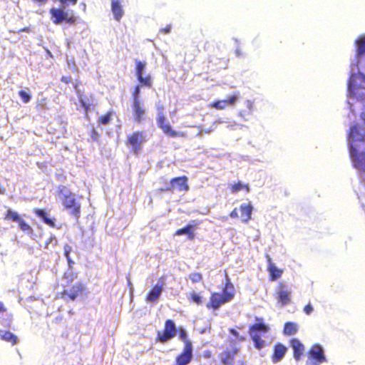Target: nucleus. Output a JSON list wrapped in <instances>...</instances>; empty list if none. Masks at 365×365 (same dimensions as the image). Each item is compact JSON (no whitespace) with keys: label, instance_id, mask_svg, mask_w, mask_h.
<instances>
[{"label":"nucleus","instance_id":"nucleus-1","mask_svg":"<svg viewBox=\"0 0 365 365\" xmlns=\"http://www.w3.org/2000/svg\"><path fill=\"white\" fill-rule=\"evenodd\" d=\"M349 137L352 140L350 156L354 166L365 172V152L359 153L357 149L360 147L358 142H365V135H361L359 127L354 125L350 128Z\"/></svg>","mask_w":365,"mask_h":365},{"label":"nucleus","instance_id":"nucleus-2","mask_svg":"<svg viewBox=\"0 0 365 365\" xmlns=\"http://www.w3.org/2000/svg\"><path fill=\"white\" fill-rule=\"evenodd\" d=\"M235 295V289L230 282L227 274H226V282L222 288V293L212 292L210 294V300L206 304L208 309L217 310L220 307L232 301Z\"/></svg>","mask_w":365,"mask_h":365},{"label":"nucleus","instance_id":"nucleus-3","mask_svg":"<svg viewBox=\"0 0 365 365\" xmlns=\"http://www.w3.org/2000/svg\"><path fill=\"white\" fill-rule=\"evenodd\" d=\"M63 278L66 279L67 283L64 289L61 292V297L71 301L76 300L78 297L83 294L85 286L81 282H78L73 285H71V282L77 279V274L73 272L66 273Z\"/></svg>","mask_w":365,"mask_h":365},{"label":"nucleus","instance_id":"nucleus-4","mask_svg":"<svg viewBox=\"0 0 365 365\" xmlns=\"http://www.w3.org/2000/svg\"><path fill=\"white\" fill-rule=\"evenodd\" d=\"M356 56L357 58L361 57L365 54V36L360 37L356 41ZM358 77H360L363 82H365V75L362 73L356 74H351L348 82V91L353 96H356L357 91L361 87L356 84Z\"/></svg>","mask_w":365,"mask_h":365},{"label":"nucleus","instance_id":"nucleus-5","mask_svg":"<svg viewBox=\"0 0 365 365\" xmlns=\"http://www.w3.org/2000/svg\"><path fill=\"white\" fill-rule=\"evenodd\" d=\"M52 22L56 25L67 24L75 25L78 21V17L73 11H66L64 8H51L49 10Z\"/></svg>","mask_w":365,"mask_h":365},{"label":"nucleus","instance_id":"nucleus-6","mask_svg":"<svg viewBox=\"0 0 365 365\" xmlns=\"http://www.w3.org/2000/svg\"><path fill=\"white\" fill-rule=\"evenodd\" d=\"M257 323L249 327V334L254 342L255 346L261 349L264 346V341L262 339L261 334H266L269 331V327L263 322L262 318H256Z\"/></svg>","mask_w":365,"mask_h":365},{"label":"nucleus","instance_id":"nucleus-7","mask_svg":"<svg viewBox=\"0 0 365 365\" xmlns=\"http://www.w3.org/2000/svg\"><path fill=\"white\" fill-rule=\"evenodd\" d=\"M240 352L235 341H232L230 346H226L219 354L218 359L222 365H234L237 355Z\"/></svg>","mask_w":365,"mask_h":365},{"label":"nucleus","instance_id":"nucleus-8","mask_svg":"<svg viewBox=\"0 0 365 365\" xmlns=\"http://www.w3.org/2000/svg\"><path fill=\"white\" fill-rule=\"evenodd\" d=\"M274 297L277 299V304L281 307L286 306L291 303L292 292L284 282H279L275 288Z\"/></svg>","mask_w":365,"mask_h":365},{"label":"nucleus","instance_id":"nucleus-9","mask_svg":"<svg viewBox=\"0 0 365 365\" xmlns=\"http://www.w3.org/2000/svg\"><path fill=\"white\" fill-rule=\"evenodd\" d=\"M164 109L163 106H158V110L162 111ZM158 126L163 130V133L170 138L184 137L185 134L182 132H178L173 129L170 124L167 121L166 118L163 112L159 113L157 118Z\"/></svg>","mask_w":365,"mask_h":365},{"label":"nucleus","instance_id":"nucleus-10","mask_svg":"<svg viewBox=\"0 0 365 365\" xmlns=\"http://www.w3.org/2000/svg\"><path fill=\"white\" fill-rule=\"evenodd\" d=\"M176 327L172 319H167L163 331H158L155 338L156 342L165 344L173 339L176 335Z\"/></svg>","mask_w":365,"mask_h":365},{"label":"nucleus","instance_id":"nucleus-11","mask_svg":"<svg viewBox=\"0 0 365 365\" xmlns=\"http://www.w3.org/2000/svg\"><path fill=\"white\" fill-rule=\"evenodd\" d=\"M189 190L188 178L187 176L183 175L180 177H175L170 180V185L160 188V192H171L175 191L187 192Z\"/></svg>","mask_w":365,"mask_h":365},{"label":"nucleus","instance_id":"nucleus-12","mask_svg":"<svg viewBox=\"0 0 365 365\" xmlns=\"http://www.w3.org/2000/svg\"><path fill=\"white\" fill-rule=\"evenodd\" d=\"M146 141L143 131H135L128 135L125 145L131 147V152L138 154L142 145Z\"/></svg>","mask_w":365,"mask_h":365},{"label":"nucleus","instance_id":"nucleus-13","mask_svg":"<svg viewBox=\"0 0 365 365\" xmlns=\"http://www.w3.org/2000/svg\"><path fill=\"white\" fill-rule=\"evenodd\" d=\"M62 203L65 209L68 210L70 213L76 218H78L81 215V204L77 202L74 195L70 191L63 195Z\"/></svg>","mask_w":365,"mask_h":365},{"label":"nucleus","instance_id":"nucleus-14","mask_svg":"<svg viewBox=\"0 0 365 365\" xmlns=\"http://www.w3.org/2000/svg\"><path fill=\"white\" fill-rule=\"evenodd\" d=\"M145 66V63L135 60V74L138 81L140 85H144L145 86L150 88L153 85L151 76L150 75H147L145 76H143Z\"/></svg>","mask_w":365,"mask_h":365},{"label":"nucleus","instance_id":"nucleus-15","mask_svg":"<svg viewBox=\"0 0 365 365\" xmlns=\"http://www.w3.org/2000/svg\"><path fill=\"white\" fill-rule=\"evenodd\" d=\"M239 93H235L225 100H217L210 103V107L216 110H224L227 107L234 106L238 99Z\"/></svg>","mask_w":365,"mask_h":365},{"label":"nucleus","instance_id":"nucleus-16","mask_svg":"<svg viewBox=\"0 0 365 365\" xmlns=\"http://www.w3.org/2000/svg\"><path fill=\"white\" fill-rule=\"evenodd\" d=\"M308 356L309 359L314 361L317 364H322L327 361L322 347L317 344L311 346L308 351Z\"/></svg>","mask_w":365,"mask_h":365},{"label":"nucleus","instance_id":"nucleus-17","mask_svg":"<svg viewBox=\"0 0 365 365\" xmlns=\"http://www.w3.org/2000/svg\"><path fill=\"white\" fill-rule=\"evenodd\" d=\"M192 357V346H184L182 351L175 357L174 365H187Z\"/></svg>","mask_w":365,"mask_h":365},{"label":"nucleus","instance_id":"nucleus-18","mask_svg":"<svg viewBox=\"0 0 365 365\" xmlns=\"http://www.w3.org/2000/svg\"><path fill=\"white\" fill-rule=\"evenodd\" d=\"M132 110L133 120L137 123H140L146 117L145 108L141 102H133Z\"/></svg>","mask_w":365,"mask_h":365},{"label":"nucleus","instance_id":"nucleus-19","mask_svg":"<svg viewBox=\"0 0 365 365\" xmlns=\"http://www.w3.org/2000/svg\"><path fill=\"white\" fill-rule=\"evenodd\" d=\"M164 282L157 283L153 289L147 294L145 300L149 302H154L158 300L163 290Z\"/></svg>","mask_w":365,"mask_h":365},{"label":"nucleus","instance_id":"nucleus-20","mask_svg":"<svg viewBox=\"0 0 365 365\" xmlns=\"http://www.w3.org/2000/svg\"><path fill=\"white\" fill-rule=\"evenodd\" d=\"M287 351V348L284 344L281 343L275 344L273 348V353L271 356L272 361L273 363L279 362L283 359Z\"/></svg>","mask_w":365,"mask_h":365},{"label":"nucleus","instance_id":"nucleus-21","mask_svg":"<svg viewBox=\"0 0 365 365\" xmlns=\"http://www.w3.org/2000/svg\"><path fill=\"white\" fill-rule=\"evenodd\" d=\"M267 271L269 275V279L272 282L276 281L282 277L283 274V269L277 268L276 265L272 262L269 256L267 257Z\"/></svg>","mask_w":365,"mask_h":365},{"label":"nucleus","instance_id":"nucleus-22","mask_svg":"<svg viewBox=\"0 0 365 365\" xmlns=\"http://www.w3.org/2000/svg\"><path fill=\"white\" fill-rule=\"evenodd\" d=\"M290 345L293 349L294 358L299 361L304 354V346L298 339H292L290 340Z\"/></svg>","mask_w":365,"mask_h":365},{"label":"nucleus","instance_id":"nucleus-23","mask_svg":"<svg viewBox=\"0 0 365 365\" xmlns=\"http://www.w3.org/2000/svg\"><path fill=\"white\" fill-rule=\"evenodd\" d=\"M111 11L114 19L120 21L124 15V11L121 4V0H111Z\"/></svg>","mask_w":365,"mask_h":365},{"label":"nucleus","instance_id":"nucleus-24","mask_svg":"<svg viewBox=\"0 0 365 365\" xmlns=\"http://www.w3.org/2000/svg\"><path fill=\"white\" fill-rule=\"evenodd\" d=\"M194 229L195 227L193 225H187L186 226L177 230L175 232V235L178 236L187 235V237L189 240H193L195 238Z\"/></svg>","mask_w":365,"mask_h":365},{"label":"nucleus","instance_id":"nucleus-25","mask_svg":"<svg viewBox=\"0 0 365 365\" xmlns=\"http://www.w3.org/2000/svg\"><path fill=\"white\" fill-rule=\"evenodd\" d=\"M253 207L251 204H242L240 206V210L241 212V219L244 222H247L252 216V212Z\"/></svg>","mask_w":365,"mask_h":365},{"label":"nucleus","instance_id":"nucleus-26","mask_svg":"<svg viewBox=\"0 0 365 365\" xmlns=\"http://www.w3.org/2000/svg\"><path fill=\"white\" fill-rule=\"evenodd\" d=\"M0 339L15 345L17 343V336L9 331L0 329Z\"/></svg>","mask_w":365,"mask_h":365},{"label":"nucleus","instance_id":"nucleus-27","mask_svg":"<svg viewBox=\"0 0 365 365\" xmlns=\"http://www.w3.org/2000/svg\"><path fill=\"white\" fill-rule=\"evenodd\" d=\"M34 213L36 216L41 218L43 221V222L51 227L55 226V218H49L47 216V213L41 209H35L34 210Z\"/></svg>","mask_w":365,"mask_h":365},{"label":"nucleus","instance_id":"nucleus-28","mask_svg":"<svg viewBox=\"0 0 365 365\" xmlns=\"http://www.w3.org/2000/svg\"><path fill=\"white\" fill-rule=\"evenodd\" d=\"M299 329L298 324L295 322H288L284 325L283 334L286 336L295 334Z\"/></svg>","mask_w":365,"mask_h":365},{"label":"nucleus","instance_id":"nucleus-29","mask_svg":"<svg viewBox=\"0 0 365 365\" xmlns=\"http://www.w3.org/2000/svg\"><path fill=\"white\" fill-rule=\"evenodd\" d=\"M230 190L232 193L236 194L242 190H245L246 192H249L250 190L249 184H243L240 181H237L234 184L231 185Z\"/></svg>","mask_w":365,"mask_h":365},{"label":"nucleus","instance_id":"nucleus-30","mask_svg":"<svg viewBox=\"0 0 365 365\" xmlns=\"http://www.w3.org/2000/svg\"><path fill=\"white\" fill-rule=\"evenodd\" d=\"M114 112L113 110H108L106 113L104 115H101L98 120L97 122L99 125H107L110 123L111 120V117L113 115Z\"/></svg>","mask_w":365,"mask_h":365},{"label":"nucleus","instance_id":"nucleus-31","mask_svg":"<svg viewBox=\"0 0 365 365\" xmlns=\"http://www.w3.org/2000/svg\"><path fill=\"white\" fill-rule=\"evenodd\" d=\"M4 219L6 220H11L15 222H19L21 217L19 215V213L16 211H13L11 210H8L5 214Z\"/></svg>","mask_w":365,"mask_h":365},{"label":"nucleus","instance_id":"nucleus-32","mask_svg":"<svg viewBox=\"0 0 365 365\" xmlns=\"http://www.w3.org/2000/svg\"><path fill=\"white\" fill-rule=\"evenodd\" d=\"M179 338L184 342V346H192V341L189 339L187 334L183 328L179 329Z\"/></svg>","mask_w":365,"mask_h":365},{"label":"nucleus","instance_id":"nucleus-33","mask_svg":"<svg viewBox=\"0 0 365 365\" xmlns=\"http://www.w3.org/2000/svg\"><path fill=\"white\" fill-rule=\"evenodd\" d=\"M188 299L190 302L195 303L197 305H200L202 303L203 298L200 294L192 292L190 293Z\"/></svg>","mask_w":365,"mask_h":365},{"label":"nucleus","instance_id":"nucleus-34","mask_svg":"<svg viewBox=\"0 0 365 365\" xmlns=\"http://www.w3.org/2000/svg\"><path fill=\"white\" fill-rule=\"evenodd\" d=\"M189 279L192 282V283H197L202 280L203 277L202 274L200 272H192L189 275Z\"/></svg>","mask_w":365,"mask_h":365},{"label":"nucleus","instance_id":"nucleus-35","mask_svg":"<svg viewBox=\"0 0 365 365\" xmlns=\"http://www.w3.org/2000/svg\"><path fill=\"white\" fill-rule=\"evenodd\" d=\"M142 85L140 83L139 85H137L135 86L133 92H132V96H133V102H140V87Z\"/></svg>","mask_w":365,"mask_h":365},{"label":"nucleus","instance_id":"nucleus-36","mask_svg":"<svg viewBox=\"0 0 365 365\" xmlns=\"http://www.w3.org/2000/svg\"><path fill=\"white\" fill-rule=\"evenodd\" d=\"M20 229L24 232H31L33 231L31 227L27 224L22 218L18 222Z\"/></svg>","mask_w":365,"mask_h":365},{"label":"nucleus","instance_id":"nucleus-37","mask_svg":"<svg viewBox=\"0 0 365 365\" xmlns=\"http://www.w3.org/2000/svg\"><path fill=\"white\" fill-rule=\"evenodd\" d=\"M19 96L21 97L22 101L25 103H29L31 99V94L24 90H20L19 91Z\"/></svg>","mask_w":365,"mask_h":365},{"label":"nucleus","instance_id":"nucleus-38","mask_svg":"<svg viewBox=\"0 0 365 365\" xmlns=\"http://www.w3.org/2000/svg\"><path fill=\"white\" fill-rule=\"evenodd\" d=\"M229 331L230 333L234 336L238 341H244L245 340V337L244 336H240L238 333V331L233 329V328H231L229 329Z\"/></svg>","mask_w":365,"mask_h":365},{"label":"nucleus","instance_id":"nucleus-39","mask_svg":"<svg viewBox=\"0 0 365 365\" xmlns=\"http://www.w3.org/2000/svg\"><path fill=\"white\" fill-rule=\"evenodd\" d=\"M99 133L95 128H92L91 131V138L93 140V141H98L99 139Z\"/></svg>","mask_w":365,"mask_h":365},{"label":"nucleus","instance_id":"nucleus-40","mask_svg":"<svg viewBox=\"0 0 365 365\" xmlns=\"http://www.w3.org/2000/svg\"><path fill=\"white\" fill-rule=\"evenodd\" d=\"M63 251H64V256L66 257V258L71 257L70 253L72 251V248L68 245H64Z\"/></svg>","mask_w":365,"mask_h":365},{"label":"nucleus","instance_id":"nucleus-41","mask_svg":"<svg viewBox=\"0 0 365 365\" xmlns=\"http://www.w3.org/2000/svg\"><path fill=\"white\" fill-rule=\"evenodd\" d=\"M303 310L306 314L309 315L313 311V307L310 303H308L304 307Z\"/></svg>","mask_w":365,"mask_h":365},{"label":"nucleus","instance_id":"nucleus-42","mask_svg":"<svg viewBox=\"0 0 365 365\" xmlns=\"http://www.w3.org/2000/svg\"><path fill=\"white\" fill-rule=\"evenodd\" d=\"M78 0H59V2L63 5H75L76 4Z\"/></svg>","mask_w":365,"mask_h":365},{"label":"nucleus","instance_id":"nucleus-43","mask_svg":"<svg viewBox=\"0 0 365 365\" xmlns=\"http://www.w3.org/2000/svg\"><path fill=\"white\" fill-rule=\"evenodd\" d=\"M61 81L63 82L64 83H70L72 82V78L70 76H63L61 77Z\"/></svg>","mask_w":365,"mask_h":365},{"label":"nucleus","instance_id":"nucleus-44","mask_svg":"<svg viewBox=\"0 0 365 365\" xmlns=\"http://www.w3.org/2000/svg\"><path fill=\"white\" fill-rule=\"evenodd\" d=\"M171 26L168 25L164 28L160 29V31L164 34H167L170 31Z\"/></svg>","mask_w":365,"mask_h":365},{"label":"nucleus","instance_id":"nucleus-45","mask_svg":"<svg viewBox=\"0 0 365 365\" xmlns=\"http://www.w3.org/2000/svg\"><path fill=\"white\" fill-rule=\"evenodd\" d=\"M230 216L232 218H237V217H238V212H237V208L233 209V210L230 212Z\"/></svg>","mask_w":365,"mask_h":365},{"label":"nucleus","instance_id":"nucleus-46","mask_svg":"<svg viewBox=\"0 0 365 365\" xmlns=\"http://www.w3.org/2000/svg\"><path fill=\"white\" fill-rule=\"evenodd\" d=\"M7 310L6 307L4 306L2 302H0V314H3L6 312Z\"/></svg>","mask_w":365,"mask_h":365},{"label":"nucleus","instance_id":"nucleus-47","mask_svg":"<svg viewBox=\"0 0 365 365\" xmlns=\"http://www.w3.org/2000/svg\"><path fill=\"white\" fill-rule=\"evenodd\" d=\"M58 190L59 194H62L63 195L64 191L66 190V187L65 186H63V185H61V186L58 187Z\"/></svg>","mask_w":365,"mask_h":365},{"label":"nucleus","instance_id":"nucleus-48","mask_svg":"<svg viewBox=\"0 0 365 365\" xmlns=\"http://www.w3.org/2000/svg\"><path fill=\"white\" fill-rule=\"evenodd\" d=\"M247 106L250 110H252L253 109V102L250 100L247 101Z\"/></svg>","mask_w":365,"mask_h":365},{"label":"nucleus","instance_id":"nucleus-49","mask_svg":"<svg viewBox=\"0 0 365 365\" xmlns=\"http://www.w3.org/2000/svg\"><path fill=\"white\" fill-rule=\"evenodd\" d=\"M212 355V353L210 351L207 350L204 352V356L206 358H210Z\"/></svg>","mask_w":365,"mask_h":365},{"label":"nucleus","instance_id":"nucleus-50","mask_svg":"<svg viewBox=\"0 0 365 365\" xmlns=\"http://www.w3.org/2000/svg\"><path fill=\"white\" fill-rule=\"evenodd\" d=\"M282 194H283L284 196L287 197V196H289L290 195V192H289V191L287 189L284 188L282 190Z\"/></svg>","mask_w":365,"mask_h":365},{"label":"nucleus","instance_id":"nucleus-51","mask_svg":"<svg viewBox=\"0 0 365 365\" xmlns=\"http://www.w3.org/2000/svg\"><path fill=\"white\" fill-rule=\"evenodd\" d=\"M66 259L68 264V267H71L72 265L74 264L73 261L71 259V257L66 258Z\"/></svg>","mask_w":365,"mask_h":365},{"label":"nucleus","instance_id":"nucleus-52","mask_svg":"<svg viewBox=\"0 0 365 365\" xmlns=\"http://www.w3.org/2000/svg\"><path fill=\"white\" fill-rule=\"evenodd\" d=\"M237 365H245V361L244 359L238 360Z\"/></svg>","mask_w":365,"mask_h":365},{"label":"nucleus","instance_id":"nucleus-53","mask_svg":"<svg viewBox=\"0 0 365 365\" xmlns=\"http://www.w3.org/2000/svg\"><path fill=\"white\" fill-rule=\"evenodd\" d=\"M81 104H82L83 107L85 108V109L86 110H88L89 106L86 103L81 102Z\"/></svg>","mask_w":365,"mask_h":365},{"label":"nucleus","instance_id":"nucleus-54","mask_svg":"<svg viewBox=\"0 0 365 365\" xmlns=\"http://www.w3.org/2000/svg\"><path fill=\"white\" fill-rule=\"evenodd\" d=\"M5 192V189H1L0 188V194H4Z\"/></svg>","mask_w":365,"mask_h":365}]
</instances>
